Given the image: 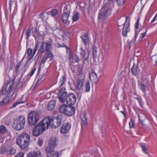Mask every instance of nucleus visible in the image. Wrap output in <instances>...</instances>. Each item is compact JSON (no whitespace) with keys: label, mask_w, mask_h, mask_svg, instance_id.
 <instances>
[{"label":"nucleus","mask_w":157,"mask_h":157,"mask_svg":"<svg viewBox=\"0 0 157 157\" xmlns=\"http://www.w3.org/2000/svg\"><path fill=\"white\" fill-rule=\"evenodd\" d=\"M14 82V81L12 80L5 83L2 87L0 94L1 95H6L0 101V106L6 105L9 102L15 91L13 87Z\"/></svg>","instance_id":"f257e3e1"},{"label":"nucleus","mask_w":157,"mask_h":157,"mask_svg":"<svg viewBox=\"0 0 157 157\" xmlns=\"http://www.w3.org/2000/svg\"><path fill=\"white\" fill-rule=\"evenodd\" d=\"M57 94H60L59 97V100L63 103L66 102L68 105H73L76 102V98L75 95L72 93L67 94L65 88H62L59 90Z\"/></svg>","instance_id":"f03ea898"},{"label":"nucleus","mask_w":157,"mask_h":157,"mask_svg":"<svg viewBox=\"0 0 157 157\" xmlns=\"http://www.w3.org/2000/svg\"><path fill=\"white\" fill-rule=\"evenodd\" d=\"M30 140V136L27 133L23 132L17 138L16 143L22 149H25L28 146Z\"/></svg>","instance_id":"7ed1b4c3"},{"label":"nucleus","mask_w":157,"mask_h":157,"mask_svg":"<svg viewBox=\"0 0 157 157\" xmlns=\"http://www.w3.org/2000/svg\"><path fill=\"white\" fill-rule=\"evenodd\" d=\"M113 6V3H108L103 6L98 14V19L102 21L106 19L111 14L112 8Z\"/></svg>","instance_id":"20e7f679"},{"label":"nucleus","mask_w":157,"mask_h":157,"mask_svg":"<svg viewBox=\"0 0 157 157\" xmlns=\"http://www.w3.org/2000/svg\"><path fill=\"white\" fill-rule=\"evenodd\" d=\"M43 122L45 124L47 128L50 125H51L52 128H56L61 124L62 120L58 116L55 118L49 116L43 119Z\"/></svg>","instance_id":"39448f33"},{"label":"nucleus","mask_w":157,"mask_h":157,"mask_svg":"<svg viewBox=\"0 0 157 157\" xmlns=\"http://www.w3.org/2000/svg\"><path fill=\"white\" fill-rule=\"evenodd\" d=\"M16 152V149L10 145L4 144L0 147V154L2 155L10 156L14 155Z\"/></svg>","instance_id":"423d86ee"},{"label":"nucleus","mask_w":157,"mask_h":157,"mask_svg":"<svg viewBox=\"0 0 157 157\" xmlns=\"http://www.w3.org/2000/svg\"><path fill=\"white\" fill-rule=\"evenodd\" d=\"M59 111L61 113L68 116H71L75 113V109L73 106L63 104L60 106L59 108Z\"/></svg>","instance_id":"0eeeda50"},{"label":"nucleus","mask_w":157,"mask_h":157,"mask_svg":"<svg viewBox=\"0 0 157 157\" xmlns=\"http://www.w3.org/2000/svg\"><path fill=\"white\" fill-rule=\"evenodd\" d=\"M25 123V117L23 116H19L16 119L14 120L13 128L17 131L20 130L24 128Z\"/></svg>","instance_id":"6e6552de"},{"label":"nucleus","mask_w":157,"mask_h":157,"mask_svg":"<svg viewBox=\"0 0 157 157\" xmlns=\"http://www.w3.org/2000/svg\"><path fill=\"white\" fill-rule=\"evenodd\" d=\"M53 41V40L50 38L49 40L46 42L43 41L38 49V53H42L50 51L52 48Z\"/></svg>","instance_id":"1a4fd4ad"},{"label":"nucleus","mask_w":157,"mask_h":157,"mask_svg":"<svg viewBox=\"0 0 157 157\" xmlns=\"http://www.w3.org/2000/svg\"><path fill=\"white\" fill-rule=\"evenodd\" d=\"M47 128L45 124L43 122H39L33 128V134L34 136H38L41 134Z\"/></svg>","instance_id":"9d476101"},{"label":"nucleus","mask_w":157,"mask_h":157,"mask_svg":"<svg viewBox=\"0 0 157 157\" xmlns=\"http://www.w3.org/2000/svg\"><path fill=\"white\" fill-rule=\"evenodd\" d=\"M39 119V113L35 111H32L29 114L28 122L30 126H34L38 122Z\"/></svg>","instance_id":"9b49d317"},{"label":"nucleus","mask_w":157,"mask_h":157,"mask_svg":"<svg viewBox=\"0 0 157 157\" xmlns=\"http://www.w3.org/2000/svg\"><path fill=\"white\" fill-rule=\"evenodd\" d=\"M117 24L119 26H121L123 25L124 26L122 29V34L124 36H127V33L130 31V18L128 16L126 17L125 21L124 24H119V22H117Z\"/></svg>","instance_id":"f8f14e48"},{"label":"nucleus","mask_w":157,"mask_h":157,"mask_svg":"<svg viewBox=\"0 0 157 157\" xmlns=\"http://www.w3.org/2000/svg\"><path fill=\"white\" fill-rule=\"evenodd\" d=\"M54 147L47 146L45 148V151L47 153V157H59V153L55 150Z\"/></svg>","instance_id":"ddd939ff"},{"label":"nucleus","mask_w":157,"mask_h":157,"mask_svg":"<svg viewBox=\"0 0 157 157\" xmlns=\"http://www.w3.org/2000/svg\"><path fill=\"white\" fill-rule=\"evenodd\" d=\"M70 10H68L67 6L65 5L63 7V13L62 16V19L63 23L67 24L69 23L68 18L69 16Z\"/></svg>","instance_id":"4468645a"},{"label":"nucleus","mask_w":157,"mask_h":157,"mask_svg":"<svg viewBox=\"0 0 157 157\" xmlns=\"http://www.w3.org/2000/svg\"><path fill=\"white\" fill-rule=\"evenodd\" d=\"M39 44L38 43L36 44L34 48L33 49V51L31 48H29L27 50V53L28 55L29 56V59H31L34 55L36 53L37 50L38 49V47L39 46Z\"/></svg>","instance_id":"2eb2a0df"},{"label":"nucleus","mask_w":157,"mask_h":157,"mask_svg":"<svg viewBox=\"0 0 157 157\" xmlns=\"http://www.w3.org/2000/svg\"><path fill=\"white\" fill-rule=\"evenodd\" d=\"M71 126V124L68 123L64 124L61 128V132L63 134L67 133L70 130Z\"/></svg>","instance_id":"dca6fc26"},{"label":"nucleus","mask_w":157,"mask_h":157,"mask_svg":"<svg viewBox=\"0 0 157 157\" xmlns=\"http://www.w3.org/2000/svg\"><path fill=\"white\" fill-rule=\"evenodd\" d=\"M82 41L83 44L86 46L89 44L90 39L87 33H84L81 36Z\"/></svg>","instance_id":"f3484780"},{"label":"nucleus","mask_w":157,"mask_h":157,"mask_svg":"<svg viewBox=\"0 0 157 157\" xmlns=\"http://www.w3.org/2000/svg\"><path fill=\"white\" fill-rule=\"evenodd\" d=\"M41 153L40 151H33L28 153L26 157H40Z\"/></svg>","instance_id":"a211bd4d"},{"label":"nucleus","mask_w":157,"mask_h":157,"mask_svg":"<svg viewBox=\"0 0 157 157\" xmlns=\"http://www.w3.org/2000/svg\"><path fill=\"white\" fill-rule=\"evenodd\" d=\"M57 141V138L55 137H52L49 139L48 141V146L51 147H54L55 148V147L56 146V142Z\"/></svg>","instance_id":"6ab92c4d"},{"label":"nucleus","mask_w":157,"mask_h":157,"mask_svg":"<svg viewBox=\"0 0 157 157\" xmlns=\"http://www.w3.org/2000/svg\"><path fill=\"white\" fill-rule=\"evenodd\" d=\"M80 118L82 121L81 124L82 127H85L87 124V119L85 113H82L80 115Z\"/></svg>","instance_id":"aec40b11"},{"label":"nucleus","mask_w":157,"mask_h":157,"mask_svg":"<svg viewBox=\"0 0 157 157\" xmlns=\"http://www.w3.org/2000/svg\"><path fill=\"white\" fill-rule=\"evenodd\" d=\"M56 103V101L55 100L50 101L47 105L46 109L49 111L53 110L55 108Z\"/></svg>","instance_id":"412c9836"},{"label":"nucleus","mask_w":157,"mask_h":157,"mask_svg":"<svg viewBox=\"0 0 157 157\" xmlns=\"http://www.w3.org/2000/svg\"><path fill=\"white\" fill-rule=\"evenodd\" d=\"M81 56L83 60H86L89 58V52H86L82 48H81V51L80 53Z\"/></svg>","instance_id":"4be33fe9"},{"label":"nucleus","mask_w":157,"mask_h":157,"mask_svg":"<svg viewBox=\"0 0 157 157\" xmlns=\"http://www.w3.org/2000/svg\"><path fill=\"white\" fill-rule=\"evenodd\" d=\"M89 78L90 81L93 82H96L98 80L97 75L96 73L93 71L91 73H89Z\"/></svg>","instance_id":"5701e85b"},{"label":"nucleus","mask_w":157,"mask_h":157,"mask_svg":"<svg viewBox=\"0 0 157 157\" xmlns=\"http://www.w3.org/2000/svg\"><path fill=\"white\" fill-rule=\"evenodd\" d=\"M132 73L134 75H138L140 72V70L139 67L137 66H135L134 65L132 68Z\"/></svg>","instance_id":"b1692460"},{"label":"nucleus","mask_w":157,"mask_h":157,"mask_svg":"<svg viewBox=\"0 0 157 157\" xmlns=\"http://www.w3.org/2000/svg\"><path fill=\"white\" fill-rule=\"evenodd\" d=\"M46 52L44 55V57L46 59H48L49 58H51L52 59L54 58V55L53 52L51 51H49L48 52Z\"/></svg>","instance_id":"393cba45"},{"label":"nucleus","mask_w":157,"mask_h":157,"mask_svg":"<svg viewBox=\"0 0 157 157\" xmlns=\"http://www.w3.org/2000/svg\"><path fill=\"white\" fill-rule=\"evenodd\" d=\"M83 86V82L82 80L78 79L77 82L76 89L79 90H82Z\"/></svg>","instance_id":"a878e982"},{"label":"nucleus","mask_w":157,"mask_h":157,"mask_svg":"<svg viewBox=\"0 0 157 157\" xmlns=\"http://www.w3.org/2000/svg\"><path fill=\"white\" fill-rule=\"evenodd\" d=\"M140 145L141 147L142 151L146 154H148L147 151V147L144 144L141 143Z\"/></svg>","instance_id":"bb28decb"},{"label":"nucleus","mask_w":157,"mask_h":157,"mask_svg":"<svg viewBox=\"0 0 157 157\" xmlns=\"http://www.w3.org/2000/svg\"><path fill=\"white\" fill-rule=\"evenodd\" d=\"M66 80V77L65 75H64L61 78L59 82V84L60 86L64 84L65 81Z\"/></svg>","instance_id":"cd10ccee"},{"label":"nucleus","mask_w":157,"mask_h":157,"mask_svg":"<svg viewBox=\"0 0 157 157\" xmlns=\"http://www.w3.org/2000/svg\"><path fill=\"white\" fill-rule=\"evenodd\" d=\"M47 75L46 74H44L42 76L40 77L37 80L36 84L40 83L41 82L44 81L46 78Z\"/></svg>","instance_id":"c85d7f7f"},{"label":"nucleus","mask_w":157,"mask_h":157,"mask_svg":"<svg viewBox=\"0 0 157 157\" xmlns=\"http://www.w3.org/2000/svg\"><path fill=\"white\" fill-rule=\"evenodd\" d=\"M31 30L30 27H29L27 29L25 33L26 36V38L27 40H28L29 39V36L31 35Z\"/></svg>","instance_id":"c756f323"},{"label":"nucleus","mask_w":157,"mask_h":157,"mask_svg":"<svg viewBox=\"0 0 157 157\" xmlns=\"http://www.w3.org/2000/svg\"><path fill=\"white\" fill-rule=\"evenodd\" d=\"M139 34V32L135 30V36H134V39H132L131 42H130L129 44V45L130 44L131 45L132 44H134V42L136 41V39L137 38L138 34Z\"/></svg>","instance_id":"7c9ffc66"},{"label":"nucleus","mask_w":157,"mask_h":157,"mask_svg":"<svg viewBox=\"0 0 157 157\" xmlns=\"http://www.w3.org/2000/svg\"><path fill=\"white\" fill-rule=\"evenodd\" d=\"M93 56L94 58H95L97 56V50L95 46H93L92 52Z\"/></svg>","instance_id":"2f4dec72"},{"label":"nucleus","mask_w":157,"mask_h":157,"mask_svg":"<svg viewBox=\"0 0 157 157\" xmlns=\"http://www.w3.org/2000/svg\"><path fill=\"white\" fill-rule=\"evenodd\" d=\"M80 15L78 13H77L75 14L72 17V20L73 21H77L79 18Z\"/></svg>","instance_id":"473e14b6"},{"label":"nucleus","mask_w":157,"mask_h":157,"mask_svg":"<svg viewBox=\"0 0 157 157\" xmlns=\"http://www.w3.org/2000/svg\"><path fill=\"white\" fill-rule=\"evenodd\" d=\"M86 91L87 92H89L90 90V82L87 81L85 84Z\"/></svg>","instance_id":"72a5a7b5"},{"label":"nucleus","mask_w":157,"mask_h":157,"mask_svg":"<svg viewBox=\"0 0 157 157\" xmlns=\"http://www.w3.org/2000/svg\"><path fill=\"white\" fill-rule=\"evenodd\" d=\"M82 89L79 90L78 89H76V92L77 96L79 98H80L82 96Z\"/></svg>","instance_id":"f704fd0d"},{"label":"nucleus","mask_w":157,"mask_h":157,"mask_svg":"<svg viewBox=\"0 0 157 157\" xmlns=\"http://www.w3.org/2000/svg\"><path fill=\"white\" fill-rule=\"evenodd\" d=\"M51 14L52 17H55L57 14V10L54 9L51 11Z\"/></svg>","instance_id":"c9c22d12"},{"label":"nucleus","mask_w":157,"mask_h":157,"mask_svg":"<svg viewBox=\"0 0 157 157\" xmlns=\"http://www.w3.org/2000/svg\"><path fill=\"white\" fill-rule=\"evenodd\" d=\"M57 45H56V46L58 48L65 47L67 50L70 49L69 48L64 44H57Z\"/></svg>","instance_id":"e433bc0d"},{"label":"nucleus","mask_w":157,"mask_h":157,"mask_svg":"<svg viewBox=\"0 0 157 157\" xmlns=\"http://www.w3.org/2000/svg\"><path fill=\"white\" fill-rule=\"evenodd\" d=\"M6 127L3 125L0 126V133L5 132L6 131Z\"/></svg>","instance_id":"4c0bfd02"},{"label":"nucleus","mask_w":157,"mask_h":157,"mask_svg":"<svg viewBox=\"0 0 157 157\" xmlns=\"http://www.w3.org/2000/svg\"><path fill=\"white\" fill-rule=\"evenodd\" d=\"M36 68L35 67H33L31 71L29 72L28 76H29L30 77H31L34 74V73L36 70Z\"/></svg>","instance_id":"58836bf2"},{"label":"nucleus","mask_w":157,"mask_h":157,"mask_svg":"<svg viewBox=\"0 0 157 157\" xmlns=\"http://www.w3.org/2000/svg\"><path fill=\"white\" fill-rule=\"evenodd\" d=\"M116 1L118 5L120 6L124 3L125 0H116Z\"/></svg>","instance_id":"ea45409f"},{"label":"nucleus","mask_w":157,"mask_h":157,"mask_svg":"<svg viewBox=\"0 0 157 157\" xmlns=\"http://www.w3.org/2000/svg\"><path fill=\"white\" fill-rule=\"evenodd\" d=\"M24 153L22 152H20L18 153L14 157H24Z\"/></svg>","instance_id":"a19ab883"},{"label":"nucleus","mask_w":157,"mask_h":157,"mask_svg":"<svg viewBox=\"0 0 157 157\" xmlns=\"http://www.w3.org/2000/svg\"><path fill=\"white\" fill-rule=\"evenodd\" d=\"M25 103L24 101H18L15 102L13 105V107H15L18 105L21 104V103Z\"/></svg>","instance_id":"79ce46f5"},{"label":"nucleus","mask_w":157,"mask_h":157,"mask_svg":"<svg viewBox=\"0 0 157 157\" xmlns=\"http://www.w3.org/2000/svg\"><path fill=\"white\" fill-rule=\"evenodd\" d=\"M129 126L130 128H133L134 127V124L132 119H131L129 122Z\"/></svg>","instance_id":"37998d69"},{"label":"nucleus","mask_w":157,"mask_h":157,"mask_svg":"<svg viewBox=\"0 0 157 157\" xmlns=\"http://www.w3.org/2000/svg\"><path fill=\"white\" fill-rule=\"evenodd\" d=\"M140 18H138L137 19L136 22L135 23V28L136 29H138L139 28V22H140Z\"/></svg>","instance_id":"c03bdc74"},{"label":"nucleus","mask_w":157,"mask_h":157,"mask_svg":"<svg viewBox=\"0 0 157 157\" xmlns=\"http://www.w3.org/2000/svg\"><path fill=\"white\" fill-rule=\"evenodd\" d=\"M140 88L141 90L143 92H145V89H146L145 86L143 84H141V85Z\"/></svg>","instance_id":"a18cd8bd"},{"label":"nucleus","mask_w":157,"mask_h":157,"mask_svg":"<svg viewBox=\"0 0 157 157\" xmlns=\"http://www.w3.org/2000/svg\"><path fill=\"white\" fill-rule=\"evenodd\" d=\"M6 42V38L5 35H3L2 38V42L3 45H5Z\"/></svg>","instance_id":"49530a36"},{"label":"nucleus","mask_w":157,"mask_h":157,"mask_svg":"<svg viewBox=\"0 0 157 157\" xmlns=\"http://www.w3.org/2000/svg\"><path fill=\"white\" fill-rule=\"evenodd\" d=\"M47 60V59L45 58L43 56L41 61V64H44Z\"/></svg>","instance_id":"de8ad7c7"},{"label":"nucleus","mask_w":157,"mask_h":157,"mask_svg":"<svg viewBox=\"0 0 157 157\" xmlns=\"http://www.w3.org/2000/svg\"><path fill=\"white\" fill-rule=\"evenodd\" d=\"M43 142V141L41 139H39L38 142V145L40 146H41Z\"/></svg>","instance_id":"09e8293b"},{"label":"nucleus","mask_w":157,"mask_h":157,"mask_svg":"<svg viewBox=\"0 0 157 157\" xmlns=\"http://www.w3.org/2000/svg\"><path fill=\"white\" fill-rule=\"evenodd\" d=\"M40 17L42 19V20H44V13H41L40 14Z\"/></svg>","instance_id":"8fccbe9b"},{"label":"nucleus","mask_w":157,"mask_h":157,"mask_svg":"<svg viewBox=\"0 0 157 157\" xmlns=\"http://www.w3.org/2000/svg\"><path fill=\"white\" fill-rule=\"evenodd\" d=\"M20 66H21V64L20 63H17V64L16 65V70L17 71H18Z\"/></svg>","instance_id":"3c124183"},{"label":"nucleus","mask_w":157,"mask_h":157,"mask_svg":"<svg viewBox=\"0 0 157 157\" xmlns=\"http://www.w3.org/2000/svg\"><path fill=\"white\" fill-rule=\"evenodd\" d=\"M74 60L76 62H78L79 61V58L77 56H76L74 58Z\"/></svg>","instance_id":"603ef678"},{"label":"nucleus","mask_w":157,"mask_h":157,"mask_svg":"<svg viewBox=\"0 0 157 157\" xmlns=\"http://www.w3.org/2000/svg\"><path fill=\"white\" fill-rule=\"evenodd\" d=\"M147 30L145 32L141 34V36L140 38L142 39L145 36L146 34V32H147Z\"/></svg>","instance_id":"864d4df0"},{"label":"nucleus","mask_w":157,"mask_h":157,"mask_svg":"<svg viewBox=\"0 0 157 157\" xmlns=\"http://www.w3.org/2000/svg\"><path fill=\"white\" fill-rule=\"evenodd\" d=\"M136 99L138 101L140 105L142 106V100H141V98H136Z\"/></svg>","instance_id":"5fc2aeb1"},{"label":"nucleus","mask_w":157,"mask_h":157,"mask_svg":"<svg viewBox=\"0 0 157 157\" xmlns=\"http://www.w3.org/2000/svg\"><path fill=\"white\" fill-rule=\"evenodd\" d=\"M62 38L63 39V40H64L65 39H66L67 38L66 35L64 33L62 35Z\"/></svg>","instance_id":"6e6d98bb"},{"label":"nucleus","mask_w":157,"mask_h":157,"mask_svg":"<svg viewBox=\"0 0 157 157\" xmlns=\"http://www.w3.org/2000/svg\"><path fill=\"white\" fill-rule=\"evenodd\" d=\"M157 20V13L155 15V16L153 19V20L151 21V22L152 23L154 21H155Z\"/></svg>","instance_id":"4d7b16f0"},{"label":"nucleus","mask_w":157,"mask_h":157,"mask_svg":"<svg viewBox=\"0 0 157 157\" xmlns=\"http://www.w3.org/2000/svg\"><path fill=\"white\" fill-rule=\"evenodd\" d=\"M12 4H13V1H11V0H10V2L9 3L10 8V11H11V10Z\"/></svg>","instance_id":"13d9d810"},{"label":"nucleus","mask_w":157,"mask_h":157,"mask_svg":"<svg viewBox=\"0 0 157 157\" xmlns=\"http://www.w3.org/2000/svg\"><path fill=\"white\" fill-rule=\"evenodd\" d=\"M138 119H139V121H140L141 122H142L143 121L142 120H140V116L139 114H138Z\"/></svg>","instance_id":"bf43d9fd"},{"label":"nucleus","mask_w":157,"mask_h":157,"mask_svg":"<svg viewBox=\"0 0 157 157\" xmlns=\"http://www.w3.org/2000/svg\"><path fill=\"white\" fill-rule=\"evenodd\" d=\"M121 113L123 114V115H124V117L125 116V113L123 111H121Z\"/></svg>","instance_id":"052dcab7"},{"label":"nucleus","mask_w":157,"mask_h":157,"mask_svg":"<svg viewBox=\"0 0 157 157\" xmlns=\"http://www.w3.org/2000/svg\"><path fill=\"white\" fill-rule=\"evenodd\" d=\"M6 124L7 125H8L9 124V123L8 122H7V123H6Z\"/></svg>","instance_id":"680f3d73"},{"label":"nucleus","mask_w":157,"mask_h":157,"mask_svg":"<svg viewBox=\"0 0 157 157\" xmlns=\"http://www.w3.org/2000/svg\"><path fill=\"white\" fill-rule=\"evenodd\" d=\"M27 63H28V62H26L25 63V65H26L27 64Z\"/></svg>","instance_id":"e2e57ef3"},{"label":"nucleus","mask_w":157,"mask_h":157,"mask_svg":"<svg viewBox=\"0 0 157 157\" xmlns=\"http://www.w3.org/2000/svg\"><path fill=\"white\" fill-rule=\"evenodd\" d=\"M23 34H22V35H21V37H23Z\"/></svg>","instance_id":"0e129e2a"},{"label":"nucleus","mask_w":157,"mask_h":157,"mask_svg":"<svg viewBox=\"0 0 157 157\" xmlns=\"http://www.w3.org/2000/svg\"><path fill=\"white\" fill-rule=\"evenodd\" d=\"M108 1H113V0H108Z\"/></svg>","instance_id":"69168bd1"},{"label":"nucleus","mask_w":157,"mask_h":157,"mask_svg":"<svg viewBox=\"0 0 157 157\" xmlns=\"http://www.w3.org/2000/svg\"><path fill=\"white\" fill-rule=\"evenodd\" d=\"M155 24H153V25H155Z\"/></svg>","instance_id":"338daca9"}]
</instances>
